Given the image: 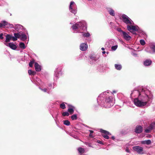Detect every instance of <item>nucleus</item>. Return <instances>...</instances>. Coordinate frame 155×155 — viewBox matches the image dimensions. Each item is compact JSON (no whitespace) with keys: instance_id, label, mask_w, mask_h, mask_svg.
<instances>
[{"instance_id":"nucleus-8","label":"nucleus","mask_w":155,"mask_h":155,"mask_svg":"<svg viewBox=\"0 0 155 155\" xmlns=\"http://www.w3.org/2000/svg\"><path fill=\"white\" fill-rule=\"evenodd\" d=\"M122 36L123 38L127 41H129L131 38V37L128 35V34L126 32L122 31Z\"/></svg>"},{"instance_id":"nucleus-27","label":"nucleus","mask_w":155,"mask_h":155,"mask_svg":"<svg viewBox=\"0 0 155 155\" xmlns=\"http://www.w3.org/2000/svg\"><path fill=\"white\" fill-rule=\"evenodd\" d=\"M19 46L20 48L22 49H24L26 48V47L24 43L23 42L20 43Z\"/></svg>"},{"instance_id":"nucleus-39","label":"nucleus","mask_w":155,"mask_h":155,"mask_svg":"<svg viewBox=\"0 0 155 155\" xmlns=\"http://www.w3.org/2000/svg\"><path fill=\"white\" fill-rule=\"evenodd\" d=\"M3 33H1L0 34V38L2 39H3Z\"/></svg>"},{"instance_id":"nucleus-37","label":"nucleus","mask_w":155,"mask_h":155,"mask_svg":"<svg viewBox=\"0 0 155 155\" xmlns=\"http://www.w3.org/2000/svg\"><path fill=\"white\" fill-rule=\"evenodd\" d=\"M136 35L137 34V33H141V31H139L138 30L139 28L138 26H136Z\"/></svg>"},{"instance_id":"nucleus-52","label":"nucleus","mask_w":155,"mask_h":155,"mask_svg":"<svg viewBox=\"0 0 155 155\" xmlns=\"http://www.w3.org/2000/svg\"><path fill=\"white\" fill-rule=\"evenodd\" d=\"M99 97L98 98V99H97V101H98V102H99Z\"/></svg>"},{"instance_id":"nucleus-11","label":"nucleus","mask_w":155,"mask_h":155,"mask_svg":"<svg viewBox=\"0 0 155 155\" xmlns=\"http://www.w3.org/2000/svg\"><path fill=\"white\" fill-rule=\"evenodd\" d=\"M136 152L140 154H143L144 153L143 148L139 146H136Z\"/></svg>"},{"instance_id":"nucleus-24","label":"nucleus","mask_w":155,"mask_h":155,"mask_svg":"<svg viewBox=\"0 0 155 155\" xmlns=\"http://www.w3.org/2000/svg\"><path fill=\"white\" fill-rule=\"evenodd\" d=\"M108 12L109 14L112 16L114 15V11L111 8H109L108 10Z\"/></svg>"},{"instance_id":"nucleus-6","label":"nucleus","mask_w":155,"mask_h":155,"mask_svg":"<svg viewBox=\"0 0 155 155\" xmlns=\"http://www.w3.org/2000/svg\"><path fill=\"white\" fill-rule=\"evenodd\" d=\"M4 27L7 28H12L13 27V25L8 23L6 21H3L0 22V28Z\"/></svg>"},{"instance_id":"nucleus-53","label":"nucleus","mask_w":155,"mask_h":155,"mask_svg":"<svg viewBox=\"0 0 155 155\" xmlns=\"http://www.w3.org/2000/svg\"><path fill=\"white\" fill-rule=\"evenodd\" d=\"M107 93H109V92H108V91H107Z\"/></svg>"},{"instance_id":"nucleus-14","label":"nucleus","mask_w":155,"mask_h":155,"mask_svg":"<svg viewBox=\"0 0 155 155\" xmlns=\"http://www.w3.org/2000/svg\"><path fill=\"white\" fill-rule=\"evenodd\" d=\"M141 144H146L147 145H149L151 144L152 142L150 140H142L140 141Z\"/></svg>"},{"instance_id":"nucleus-31","label":"nucleus","mask_w":155,"mask_h":155,"mask_svg":"<svg viewBox=\"0 0 155 155\" xmlns=\"http://www.w3.org/2000/svg\"><path fill=\"white\" fill-rule=\"evenodd\" d=\"M62 115L64 116H68L69 115V114L68 112H63L62 114Z\"/></svg>"},{"instance_id":"nucleus-38","label":"nucleus","mask_w":155,"mask_h":155,"mask_svg":"<svg viewBox=\"0 0 155 155\" xmlns=\"http://www.w3.org/2000/svg\"><path fill=\"white\" fill-rule=\"evenodd\" d=\"M145 132H146L147 133H150V129H146L145 130Z\"/></svg>"},{"instance_id":"nucleus-10","label":"nucleus","mask_w":155,"mask_h":155,"mask_svg":"<svg viewBox=\"0 0 155 155\" xmlns=\"http://www.w3.org/2000/svg\"><path fill=\"white\" fill-rule=\"evenodd\" d=\"M5 44L7 46L11 48L13 50H15L17 48L16 46L13 43H9L8 44L5 43Z\"/></svg>"},{"instance_id":"nucleus-7","label":"nucleus","mask_w":155,"mask_h":155,"mask_svg":"<svg viewBox=\"0 0 155 155\" xmlns=\"http://www.w3.org/2000/svg\"><path fill=\"white\" fill-rule=\"evenodd\" d=\"M134 24H129L127 26V29L128 31L133 34L136 32V27L133 25Z\"/></svg>"},{"instance_id":"nucleus-42","label":"nucleus","mask_w":155,"mask_h":155,"mask_svg":"<svg viewBox=\"0 0 155 155\" xmlns=\"http://www.w3.org/2000/svg\"><path fill=\"white\" fill-rule=\"evenodd\" d=\"M89 136L91 137H94V136L92 134L90 133L89 134Z\"/></svg>"},{"instance_id":"nucleus-51","label":"nucleus","mask_w":155,"mask_h":155,"mask_svg":"<svg viewBox=\"0 0 155 155\" xmlns=\"http://www.w3.org/2000/svg\"><path fill=\"white\" fill-rule=\"evenodd\" d=\"M105 53H106V52H105V51H103L102 52V53L103 54H104Z\"/></svg>"},{"instance_id":"nucleus-47","label":"nucleus","mask_w":155,"mask_h":155,"mask_svg":"<svg viewBox=\"0 0 155 155\" xmlns=\"http://www.w3.org/2000/svg\"><path fill=\"white\" fill-rule=\"evenodd\" d=\"M89 131L90 132V133L91 134H93V131L92 130H90Z\"/></svg>"},{"instance_id":"nucleus-16","label":"nucleus","mask_w":155,"mask_h":155,"mask_svg":"<svg viewBox=\"0 0 155 155\" xmlns=\"http://www.w3.org/2000/svg\"><path fill=\"white\" fill-rule=\"evenodd\" d=\"M35 67L36 71H40L41 70V66L37 63L35 64Z\"/></svg>"},{"instance_id":"nucleus-1","label":"nucleus","mask_w":155,"mask_h":155,"mask_svg":"<svg viewBox=\"0 0 155 155\" xmlns=\"http://www.w3.org/2000/svg\"><path fill=\"white\" fill-rule=\"evenodd\" d=\"M140 88V89L137 88L139 96L138 98H136V106L142 107L145 106L148 102L152 100L153 96L149 91H144L142 87Z\"/></svg>"},{"instance_id":"nucleus-49","label":"nucleus","mask_w":155,"mask_h":155,"mask_svg":"<svg viewBox=\"0 0 155 155\" xmlns=\"http://www.w3.org/2000/svg\"><path fill=\"white\" fill-rule=\"evenodd\" d=\"M112 138L113 139V140H114V136H112Z\"/></svg>"},{"instance_id":"nucleus-45","label":"nucleus","mask_w":155,"mask_h":155,"mask_svg":"<svg viewBox=\"0 0 155 155\" xmlns=\"http://www.w3.org/2000/svg\"><path fill=\"white\" fill-rule=\"evenodd\" d=\"M126 152H129V149H127L126 150Z\"/></svg>"},{"instance_id":"nucleus-25","label":"nucleus","mask_w":155,"mask_h":155,"mask_svg":"<svg viewBox=\"0 0 155 155\" xmlns=\"http://www.w3.org/2000/svg\"><path fill=\"white\" fill-rule=\"evenodd\" d=\"M79 152L80 153H83L84 152L85 150L81 147H79L78 149Z\"/></svg>"},{"instance_id":"nucleus-46","label":"nucleus","mask_w":155,"mask_h":155,"mask_svg":"<svg viewBox=\"0 0 155 155\" xmlns=\"http://www.w3.org/2000/svg\"><path fill=\"white\" fill-rule=\"evenodd\" d=\"M133 149L134 150H136V147H133Z\"/></svg>"},{"instance_id":"nucleus-30","label":"nucleus","mask_w":155,"mask_h":155,"mask_svg":"<svg viewBox=\"0 0 155 155\" xmlns=\"http://www.w3.org/2000/svg\"><path fill=\"white\" fill-rule=\"evenodd\" d=\"M71 118L73 120H77V115L76 114H74L71 116Z\"/></svg>"},{"instance_id":"nucleus-44","label":"nucleus","mask_w":155,"mask_h":155,"mask_svg":"<svg viewBox=\"0 0 155 155\" xmlns=\"http://www.w3.org/2000/svg\"><path fill=\"white\" fill-rule=\"evenodd\" d=\"M97 142L99 143H100V144H103L102 143V142L100 141V140H97Z\"/></svg>"},{"instance_id":"nucleus-34","label":"nucleus","mask_w":155,"mask_h":155,"mask_svg":"<svg viewBox=\"0 0 155 155\" xmlns=\"http://www.w3.org/2000/svg\"><path fill=\"white\" fill-rule=\"evenodd\" d=\"M117 45L112 46L111 47L112 50L113 51H115L117 49Z\"/></svg>"},{"instance_id":"nucleus-22","label":"nucleus","mask_w":155,"mask_h":155,"mask_svg":"<svg viewBox=\"0 0 155 155\" xmlns=\"http://www.w3.org/2000/svg\"><path fill=\"white\" fill-rule=\"evenodd\" d=\"M134 91H133L130 94V97L132 99H134V101L133 102L135 105H136V99L134 98V97L135 96V94H134Z\"/></svg>"},{"instance_id":"nucleus-41","label":"nucleus","mask_w":155,"mask_h":155,"mask_svg":"<svg viewBox=\"0 0 155 155\" xmlns=\"http://www.w3.org/2000/svg\"><path fill=\"white\" fill-rule=\"evenodd\" d=\"M32 71H31V70H29L28 71V73L29 75H31L32 74Z\"/></svg>"},{"instance_id":"nucleus-18","label":"nucleus","mask_w":155,"mask_h":155,"mask_svg":"<svg viewBox=\"0 0 155 155\" xmlns=\"http://www.w3.org/2000/svg\"><path fill=\"white\" fill-rule=\"evenodd\" d=\"M152 61L150 60H146L144 62V64L146 66H148L150 65L151 64Z\"/></svg>"},{"instance_id":"nucleus-4","label":"nucleus","mask_w":155,"mask_h":155,"mask_svg":"<svg viewBox=\"0 0 155 155\" xmlns=\"http://www.w3.org/2000/svg\"><path fill=\"white\" fill-rule=\"evenodd\" d=\"M69 9L72 13L75 14L77 12V7L75 3L74 2H71L69 6Z\"/></svg>"},{"instance_id":"nucleus-12","label":"nucleus","mask_w":155,"mask_h":155,"mask_svg":"<svg viewBox=\"0 0 155 155\" xmlns=\"http://www.w3.org/2000/svg\"><path fill=\"white\" fill-rule=\"evenodd\" d=\"M87 48V45L85 43L81 44L80 46V49L82 51L86 50Z\"/></svg>"},{"instance_id":"nucleus-23","label":"nucleus","mask_w":155,"mask_h":155,"mask_svg":"<svg viewBox=\"0 0 155 155\" xmlns=\"http://www.w3.org/2000/svg\"><path fill=\"white\" fill-rule=\"evenodd\" d=\"M22 27V26L21 25H20L17 24L15 25V27H13V28H15L17 31H20V29Z\"/></svg>"},{"instance_id":"nucleus-9","label":"nucleus","mask_w":155,"mask_h":155,"mask_svg":"<svg viewBox=\"0 0 155 155\" xmlns=\"http://www.w3.org/2000/svg\"><path fill=\"white\" fill-rule=\"evenodd\" d=\"M101 132L102 133L104 134L103 135V136L106 139H107L109 138L108 136L107 135H111V134L110 133L105 130L101 129Z\"/></svg>"},{"instance_id":"nucleus-3","label":"nucleus","mask_w":155,"mask_h":155,"mask_svg":"<svg viewBox=\"0 0 155 155\" xmlns=\"http://www.w3.org/2000/svg\"><path fill=\"white\" fill-rule=\"evenodd\" d=\"M121 17L123 21L127 25L129 24H134L133 21L126 15L122 14L121 15Z\"/></svg>"},{"instance_id":"nucleus-32","label":"nucleus","mask_w":155,"mask_h":155,"mask_svg":"<svg viewBox=\"0 0 155 155\" xmlns=\"http://www.w3.org/2000/svg\"><path fill=\"white\" fill-rule=\"evenodd\" d=\"M140 44L142 45H144L145 44L144 40L143 39L140 40Z\"/></svg>"},{"instance_id":"nucleus-26","label":"nucleus","mask_w":155,"mask_h":155,"mask_svg":"<svg viewBox=\"0 0 155 155\" xmlns=\"http://www.w3.org/2000/svg\"><path fill=\"white\" fill-rule=\"evenodd\" d=\"M150 48L152 50L153 53L155 52V45L153 44H151L150 45Z\"/></svg>"},{"instance_id":"nucleus-28","label":"nucleus","mask_w":155,"mask_h":155,"mask_svg":"<svg viewBox=\"0 0 155 155\" xmlns=\"http://www.w3.org/2000/svg\"><path fill=\"white\" fill-rule=\"evenodd\" d=\"M115 68L118 70H120L122 68L121 65L120 64H115Z\"/></svg>"},{"instance_id":"nucleus-20","label":"nucleus","mask_w":155,"mask_h":155,"mask_svg":"<svg viewBox=\"0 0 155 155\" xmlns=\"http://www.w3.org/2000/svg\"><path fill=\"white\" fill-rule=\"evenodd\" d=\"M5 42H7L10 41V40L12 39V36L11 35H7L6 36Z\"/></svg>"},{"instance_id":"nucleus-35","label":"nucleus","mask_w":155,"mask_h":155,"mask_svg":"<svg viewBox=\"0 0 155 155\" xmlns=\"http://www.w3.org/2000/svg\"><path fill=\"white\" fill-rule=\"evenodd\" d=\"M60 107L62 109H64L65 108V104L64 103H62L60 105Z\"/></svg>"},{"instance_id":"nucleus-33","label":"nucleus","mask_w":155,"mask_h":155,"mask_svg":"<svg viewBox=\"0 0 155 155\" xmlns=\"http://www.w3.org/2000/svg\"><path fill=\"white\" fill-rule=\"evenodd\" d=\"M34 62V60H33L32 61H30V62L29 63V66L30 67H32L33 66V64Z\"/></svg>"},{"instance_id":"nucleus-17","label":"nucleus","mask_w":155,"mask_h":155,"mask_svg":"<svg viewBox=\"0 0 155 155\" xmlns=\"http://www.w3.org/2000/svg\"><path fill=\"white\" fill-rule=\"evenodd\" d=\"M68 106L69 107L68 109V111L70 114H71L74 113V107L71 105H69Z\"/></svg>"},{"instance_id":"nucleus-5","label":"nucleus","mask_w":155,"mask_h":155,"mask_svg":"<svg viewBox=\"0 0 155 155\" xmlns=\"http://www.w3.org/2000/svg\"><path fill=\"white\" fill-rule=\"evenodd\" d=\"M114 103L113 98L111 97L107 98L106 99L105 104H106V107L107 108H109L113 105Z\"/></svg>"},{"instance_id":"nucleus-48","label":"nucleus","mask_w":155,"mask_h":155,"mask_svg":"<svg viewBox=\"0 0 155 155\" xmlns=\"http://www.w3.org/2000/svg\"><path fill=\"white\" fill-rule=\"evenodd\" d=\"M116 92H117V91H113V93H116Z\"/></svg>"},{"instance_id":"nucleus-43","label":"nucleus","mask_w":155,"mask_h":155,"mask_svg":"<svg viewBox=\"0 0 155 155\" xmlns=\"http://www.w3.org/2000/svg\"><path fill=\"white\" fill-rule=\"evenodd\" d=\"M35 74H36V72L35 71H32V74H31L32 75H34Z\"/></svg>"},{"instance_id":"nucleus-36","label":"nucleus","mask_w":155,"mask_h":155,"mask_svg":"<svg viewBox=\"0 0 155 155\" xmlns=\"http://www.w3.org/2000/svg\"><path fill=\"white\" fill-rule=\"evenodd\" d=\"M83 36L85 37H89L90 36V34L88 33L84 34L83 35Z\"/></svg>"},{"instance_id":"nucleus-21","label":"nucleus","mask_w":155,"mask_h":155,"mask_svg":"<svg viewBox=\"0 0 155 155\" xmlns=\"http://www.w3.org/2000/svg\"><path fill=\"white\" fill-rule=\"evenodd\" d=\"M52 87V85L50 84L49 86V88L48 89L46 88L44 89H41V90L44 92H48V93L49 92V90L51 89Z\"/></svg>"},{"instance_id":"nucleus-2","label":"nucleus","mask_w":155,"mask_h":155,"mask_svg":"<svg viewBox=\"0 0 155 155\" xmlns=\"http://www.w3.org/2000/svg\"><path fill=\"white\" fill-rule=\"evenodd\" d=\"M86 24L84 21L79 22L72 26V28L74 30L80 29L84 31L86 29Z\"/></svg>"},{"instance_id":"nucleus-40","label":"nucleus","mask_w":155,"mask_h":155,"mask_svg":"<svg viewBox=\"0 0 155 155\" xmlns=\"http://www.w3.org/2000/svg\"><path fill=\"white\" fill-rule=\"evenodd\" d=\"M86 144L89 147H92L91 143H86Z\"/></svg>"},{"instance_id":"nucleus-19","label":"nucleus","mask_w":155,"mask_h":155,"mask_svg":"<svg viewBox=\"0 0 155 155\" xmlns=\"http://www.w3.org/2000/svg\"><path fill=\"white\" fill-rule=\"evenodd\" d=\"M21 35L20 38L22 41H24L27 39V36L24 33L19 34Z\"/></svg>"},{"instance_id":"nucleus-15","label":"nucleus","mask_w":155,"mask_h":155,"mask_svg":"<svg viewBox=\"0 0 155 155\" xmlns=\"http://www.w3.org/2000/svg\"><path fill=\"white\" fill-rule=\"evenodd\" d=\"M143 131V127L140 126L138 125L136 126V133H140Z\"/></svg>"},{"instance_id":"nucleus-13","label":"nucleus","mask_w":155,"mask_h":155,"mask_svg":"<svg viewBox=\"0 0 155 155\" xmlns=\"http://www.w3.org/2000/svg\"><path fill=\"white\" fill-rule=\"evenodd\" d=\"M15 36H12V40L14 41L17 40V38H19L21 37V35L19 34V33H15L14 34Z\"/></svg>"},{"instance_id":"nucleus-50","label":"nucleus","mask_w":155,"mask_h":155,"mask_svg":"<svg viewBox=\"0 0 155 155\" xmlns=\"http://www.w3.org/2000/svg\"><path fill=\"white\" fill-rule=\"evenodd\" d=\"M101 50L103 51H104V48H101Z\"/></svg>"},{"instance_id":"nucleus-29","label":"nucleus","mask_w":155,"mask_h":155,"mask_svg":"<svg viewBox=\"0 0 155 155\" xmlns=\"http://www.w3.org/2000/svg\"><path fill=\"white\" fill-rule=\"evenodd\" d=\"M64 124L67 126H69L70 125V122L68 120H65L63 121Z\"/></svg>"}]
</instances>
